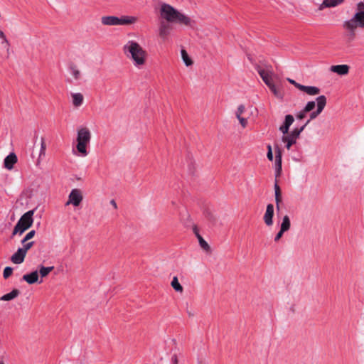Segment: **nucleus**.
I'll return each mask as SVG.
<instances>
[{
	"mask_svg": "<svg viewBox=\"0 0 364 364\" xmlns=\"http://www.w3.org/2000/svg\"><path fill=\"white\" fill-rule=\"evenodd\" d=\"M46 150V144L44 138L42 137L41 141L40 153H39V156H38V158L37 159V163H36L37 165H38L41 163V158L45 156Z\"/></svg>",
	"mask_w": 364,
	"mask_h": 364,
	"instance_id": "obj_25",
	"label": "nucleus"
},
{
	"mask_svg": "<svg viewBox=\"0 0 364 364\" xmlns=\"http://www.w3.org/2000/svg\"><path fill=\"white\" fill-rule=\"evenodd\" d=\"M316 110L313 111L309 116L310 122L316 119L323 110L326 105V97L324 95H320L316 99Z\"/></svg>",
	"mask_w": 364,
	"mask_h": 364,
	"instance_id": "obj_8",
	"label": "nucleus"
},
{
	"mask_svg": "<svg viewBox=\"0 0 364 364\" xmlns=\"http://www.w3.org/2000/svg\"><path fill=\"white\" fill-rule=\"evenodd\" d=\"M73 105L77 107L82 105L83 103V95L81 93H72Z\"/></svg>",
	"mask_w": 364,
	"mask_h": 364,
	"instance_id": "obj_21",
	"label": "nucleus"
},
{
	"mask_svg": "<svg viewBox=\"0 0 364 364\" xmlns=\"http://www.w3.org/2000/svg\"><path fill=\"white\" fill-rule=\"evenodd\" d=\"M349 66L348 65H332L330 68L331 71L336 73L340 75H347L349 72Z\"/></svg>",
	"mask_w": 364,
	"mask_h": 364,
	"instance_id": "obj_14",
	"label": "nucleus"
},
{
	"mask_svg": "<svg viewBox=\"0 0 364 364\" xmlns=\"http://www.w3.org/2000/svg\"><path fill=\"white\" fill-rule=\"evenodd\" d=\"M34 211V210H28L21 217L14 228L12 233L13 235L17 234L18 232L19 234H22L32 225L33 222V215Z\"/></svg>",
	"mask_w": 364,
	"mask_h": 364,
	"instance_id": "obj_5",
	"label": "nucleus"
},
{
	"mask_svg": "<svg viewBox=\"0 0 364 364\" xmlns=\"http://www.w3.org/2000/svg\"><path fill=\"white\" fill-rule=\"evenodd\" d=\"M307 113V112H304V109L302 110H301L297 114H296V118L298 119H304L305 117H306V114Z\"/></svg>",
	"mask_w": 364,
	"mask_h": 364,
	"instance_id": "obj_43",
	"label": "nucleus"
},
{
	"mask_svg": "<svg viewBox=\"0 0 364 364\" xmlns=\"http://www.w3.org/2000/svg\"><path fill=\"white\" fill-rule=\"evenodd\" d=\"M294 117L291 114H287L285 116V119H284V124L288 127H290L292 124V123L294 122Z\"/></svg>",
	"mask_w": 364,
	"mask_h": 364,
	"instance_id": "obj_34",
	"label": "nucleus"
},
{
	"mask_svg": "<svg viewBox=\"0 0 364 364\" xmlns=\"http://www.w3.org/2000/svg\"><path fill=\"white\" fill-rule=\"evenodd\" d=\"M20 294V291L17 289H13L11 292L4 294L2 297H1V300L3 301H11L16 297H17Z\"/></svg>",
	"mask_w": 364,
	"mask_h": 364,
	"instance_id": "obj_22",
	"label": "nucleus"
},
{
	"mask_svg": "<svg viewBox=\"0 0 364 364\" xmlns=\"http://www.w3.org/2000/svg\"><path fill=\"white\" fill-rule=\"evenodd\" d=\"M18 159L14 153H11L4 159V166L9 170H11L14 168V164L17 162Z\"/></svg>",
	"mask_w": 364,
	"mask_h": 364,
	"instance_id": "obj_13",
	"label": "nucleus"
},
{
	"mask_svg": "<svg viewBox=\"0 0 364 364\" xmlns=\"http://www.w3.org/2000/svg\"><path fill=\"white\" fill-rule=\"evenodd\" d=\"M267 159L269 160V161H272L273 160V154H272V146L271 145H268L267 146Z\"/></svg>",
	"mask_w": 364,
	"mask_h": 364,
	"instance_id": "obj_39",
	"label": "nucleus"
},
{
	"mask_svg": "<svg viewBox=\"0 0 364 364\" xmlns=\"http://www.w3.org/2000/svg\"><path fill=\"white\" fill-rule=\"evenodd\" d=\"M68 70L75 80H78L81 77V73L77 66L74 63H70Z\"/></svg>",
	"mask_w": 364,
	"mask_h": 364,
	"instance_id": "obj_20",
	"label": "nucleus"
},
{
	"mask_svg": "<svg viewBox=\"0 0 364 364\" xmlns=\"http://www.w3.org/2000/svg\"><path fill=\"white\" fill-rule=\"evenodd\" d=\"M289 129V127L287 126L283 123V124L279 127V130L283 133L284 135L288 134Z\"/></svg>",
	"mask_w": 364,
	"mask_h": 364,
	"instance_id": "obj_40",
	"label": "nucleus"
},
{
	"mask_svg": "<svg viewBox=\"0 0 364 364\" xmlns=\"http://www.w3.org/2000/svg\"><path fill=\"white\" fill-rule=\"evenodd\" d=\"M290 227L291 223L289 217L287 215H286L285 216L283 217L280 230H282V232H287L290 229Z\"/></svg>",
	"mask_w": 364,
	"mask_h": 364,
	"instance_id": "obj_24",
	"label": "nucleus"
},
{
	"mask_svg": "<svg viewBox=\"0 0 364 364\" xmlns=\"http://www.w3.org/2000/svg\"><path fill=\"white\" fill-rule=\"evenodd\" d=\"M0 364H4V363L3 361H1Z\"/></svg>",
	"mask_w": 364,
	"mask_h": 364,
	"instance_id": "obj_50",
	"label": "nucleus"
},
{
	"mask_svg": "<svg viewBox=\"0 0 364 364\" xmlns=\"http://www.w3.org/2000/svg\"><path fill=\"white\" fill-rule=\"evenodd\" d=\"M205 217L212 223H215L217 218L215 215L210 210H206L205 213Z\"/></svg>",
	"mask_w": 364,
	"mask_h": 364,
	"instance_id": "obj_30",
	"label": "nucleus"
},
{
	"mask_svg": "<svg viewBox=\"0 0 364 364\" xmlns=\"http://www.w3.org/2000/svg\"><path fill=\"white\" fill-rule=\"evenodd\" d=\"M0 38L3 40L2 44L5 43L8 47L9 46V43L4 34V33L0 29Z\"/></svg>",
	"mask_w": 364,
	"mask_h": 364,
	"instance_id": "obj_38",
	"label": "nucleus"
},
{
	"mask_svg": "<svg viewBox=\"0 0 364 364\" xmlns=\"http://www.w3.org/2000/svg\"><path fill=\"white\" fill-rule=\"evenodd\" d=\"M26 254L23 252L20 248L11 256V260L14 264H21L24 261Z\"/></svg>",
	"mask_w": 364,
	"mask_h": 364,
	"instance_id": "obj_15",
	"label": "nucleus"
},
{
	"mask_svg": "<svg viewBox=\"0 0 364 364\" xmlns=\"http://www.w3.org/2000/svg\"><path fill=\"white\" fill-rule=\"evenodd\" d=\"M310 122V120H307L306 122L303 125L301 126V127L299 128H295L294 129L295 131H297L298 132V134L300 135L301 133L304 131V129H305V127L309 124V123Z\"/></svg>",
	"mask_w": 364,
	"mask_h": 364,
	"instance_id": "obj_41",
	"label": "nucleus"
},
{
	"mask_svg": "<svg viewBox=\"0 0 364 364\" xmlns=\"http://www.w3.org/2000/svg\"><path fill=\"white\" fill-rule=\"evenodd\" d=\"M193 232L196 234L197 238L198 239L199 245L200 247L206 252L210 251V247L208 244V242L203 238V237L199 234L198 231V228L196 226L193 227Z\"/></svg>",
	"mask_w": 364,
	"mask_h": 364,
	"instance_id": "obj_16",
	"label": "nucleus"
},
{
	"mask_svg": "<svg viewBox=\"0 0 364 364\" xmlns=\"http://www.w3.org/2000/svg\"><path fill=\"white\" fill-rule=\"evenodd\" d=\"M35 234H36V231L33 230L28 232L26 235V236L23 237V239L21 240V244H24L26 242H27L29 240H31V238H33L34 237Z\"/></svg>",
	"mask_w": 364,
	"mask_h": 364,
	"instance_id": "obj_32",
	"label": "nucleus"
},
{
	"mask_svg": "<svg viewBox=\"0 0 364 364\" xmlns=\"http://www.w3.org/2000/svg\"><path fill=\"white\" fill-rule=\"evenodd\" d=\"M299 90L306 92L309 95H318L321 92L320 89L315 86H306L301 85L299 87Z\"/></svg>",
	"mask_w": 364,
	"mask_h": 364,
	"instance_id": "obj_17",
	"label": "nucleus"
},
{
	"mask_svg": "<svg viewBox=\"0 0 364 364\" xmlns=\"http://www.w3.org/2000/svg\"><path fill=\"white\" fill-rule=\"evenodd\" d=\"M23 245V247H20V249L23 252H25L26 254L27 253V251L28 250H30L33 245H34V242L33 241H31V242H25L24 244H22Z\"/></svg>",
	"mask_w": 364,
	"mask_h": 364,
	"instance_id": "obj_33",
	"label": "nucleus"
},
{
	"mask_svg": "<svg viewBox=\"0 0 364 364\" xmlns=\"http://www.w3.org/2000/svg\"><path fill=\"white\" fill-rule=\"evenodd\" d=\"M284 232H282V230H280L277 234L274 237V241L278 242L282 237Z\"/></svg>",
	"mask_w": 364,
	"mask_h": 364,
	"instance_id": "obj_45",
	"label": "nucleus"
},
{
	"mask_svg": "<svg viewBox=\"0 0 364 364\" xmlns=\"http://www.w3.org/2000/svg\"><path fill=\"white\" fill-rule=\"evenodd\" d=\"M54 269L53 266L51 267H44V266H40L39 267V273L41 276V277H46L53 269Z\"/></svg>",
	"mask_w": 364,
	"mask_h": 364,
	"instance_id": "obj_27",
	"label": "nucleus"
},
{
	"mask_svg": "<svg viewBox=\"0 0 364 364\" xmlns=\"http://www.w3.org/2000/svg\"><path fill=\"white\" fill-rule=\"evenodd\" d=\"M268 87L269 88V90L273 92V94L275 95V96H279V90H277V87L275 86V85L273 83H271L269 86H268Z\"/></svg>",
	"mask_w": 364,
	"mask_h": 364,
	"instance_id": "obj_36",
	"label": "nucleus"
},
{
	"mask_svg": "<svg viewBox=\"0 0 364 364\" xmlns=\"http://www.w3.org/2000/svg\"><path fill=\"white\" fill-rule=\"evenodd\" d=\"M245 105H240L238 106L237 112H236V117H241V114L245 112Z\"/></svg>",
	"mask_w": 364,
	"mask_h": 364,
	"instance_id": "obj_37",
	"label": "nucleus"
},
{
	"mask_svg": "<svg viewBox=\"0 0 364 364\" xmlns=\"http://www.w3.org/2000/svg\"><path fill=\"white\" fill-rule=\"evenodd\" d=\"M119 23V17L106 16L102 17V23L106 26H117Z\"/></svg>",
	"mask_w": 364,
	"mask_h": 364,
	"instance_id": "obj_18",
	"label": "nucleus"
},
{
	"mask_svg": "<svg viewBox=\"0 0 364 364\" xmlns=\"http://www.w3.org/2000/svg\"><path fill=\"white\" fill-rule=\"evenodd\" d=\"M273 216H274V205H273V204L269 203L267 205L266 212L263 217L264 222L267 226L272 225Z\"/></svg>",
	"mask_w": 364,
	"mask_h": 364,
	"instance_id": "obj_11",
	"label": "nucleus"
},
{
	"mask_svg": "<svg viewBox=\"0 0 364 364\" xmlns=\"http://www.w3.org/2000/svg\"><path fill=\"white\" fill-rule=\"evenodd\" d=\"M255 67L267 87L269 86L271 83H273L272 76L274 75V72L271 65L262 63L261 65L256 64Z\"/></svg>",
	"mask_w": 364,
	"mask_h": 364,
	"instance_id": "obj_7",
	"label": "nucleus"
},
{
	"mask_svg": "<svg viewBox=\"0 0 364 364\" xmlns=\"http://www.w3.org/2000/svg\"><path fill=\"white\" fill-rule=\"evenodd\" d=\"M182 59L186 66H190L193 64L192 60L188 56L187 52L185 50H181Z\"/></svg>",
	"mask_w": 364,
	"mask_h": 364,
	"instance_id": "obj_29",
	"label": "nucleus"
},
{
	"mask_svg": "<svg viewBox=\"0 0 364 364\" xmlns=\"http://www.w3.org/2000/svg\"><path fill=\"white\" fill-rule=\"evenodd\" d=\"M13 273V268L11 267H6L4 269L3 276L4 279L9 278Z\"/></svg>",
	"mask_w": 364,
	"mask_h": 364,
	"instance_id": "obj_35",
	"label": "nucleus"
},
{
	"mask_svg": "<svg viewBox=\"0 0 364 364\" xmlns=\"http://www.w3.org/2000/svg\"><path fill=\"white\" fill-rule=\"evenodd\" d=\"M171 360H172V363L173 364H178V357L176 355H173L171 358Z\"/></svg>",
	"mask_w": 364,
	"mask_h": 364,
	"instance_id": "obj_47",
	"label": "nucleus"
},
{
	"mask_svg": "<svg viewBox=\"0 0 364 364\" xmlns=\"http://www.w3.org/2000/svg\"><path fill=\"white\" fill-rule=\"evenodd\" d=\"M126 56L131 59L134 66L139 68L146 63V51L136 41H129L123 47Z\"/></svg>",
	"mask_w": 364,
	"mask_h": 364,
	"instance_id": "obj_1",
	"label": "nucleus"
},
{
	"mask_svg": "<svg viewBox=\"0 0 364 364\" xmlns=\"http://www.w3.org/2000/svg\"><path fill=\"white\" fill-rule=\"evenodd\" d=\"M275 178H277L280 176L282 173V151L277 146L275 149ZM274 194H275V202H276V208L277 211L280 210V203L282 201V191L279 186L278 185L277 179H275V183L274 186Z\"/></svg>",
	"mask_w": 364,
	"mask_h": 364,
	"instance_id": "obj_3",
	"label": "nucleus"
},
{
	"mask_svg": "<svg viewBox=\"0 0 364 364\" xmlns=\"http://www.w3.org/2000/svg\"><path fill=\"white\" fill-rule=\"evenodd\" d=\"M316 107L315 101H309L306 103V106L304 107V112H309L312 111Z\"/></svg>",
	"mask_w": 364,
	"mask_h": 364,
	"instance_id": "obj_31",
	"label": "nucleus"
},
{
	"mask_svg": "<svg viewBox=\"0 0 364 364\" xmlns=\"http://www.w3.org/2000/svg\"><path fill=\"white\" fill-rule=\"evenodd\" d=\"M171 284V287L173 288V289L175 291H178V292H182L183 291V287L180 284V283L178 282L177 277H174L173 278V280H172Z\"/></svg>",
	"mask_w": 364,
	"mask_h": 364,
	"instance_id": "obj_28",
	"label": "nucleus"
},
{
	"mask_svg": "<svg viewBox=\"0 0 364 364\" xmlns=\"http://www.w3.org/2000/svg\"><path fill=\"white\" fill-rule=\"evenodd\" d=\"M161 16L169 23H178L185 26H191V19L181 14L172 6L164 4L161 7Z\"/></svg>",
	"mask_w": 364,
	"mask_h": 364,
	"instance_id": "obj_2",
	"label": "nucleus"
},
{
	"mask_svg": "<svg viewBox=\"0 0 364 364\" xmlns=\"http://www.w3.org/2000/svg\"><path fill=\"white\" fill-rule=\"evenodd\" d=\"M344 0H323L322 6L325 7H334L341 4Z\"/></svg>",
	"mask_w": 364,
	"mask_h": 364,
	"instance_id": "obj_26",
	"label": "nucleus"
},
{
	"mask_svg": "<svg viewBox=\"0 0 364 364\" xmlns=\"http://www.w3.org/2000/svg\"><path fill=\"white\" fill-rule=\"evenodd\" d=\"M357 27L364 28V11H357L348 21L343 23V28L353 34Z\"/></svg>",
	"mask_w": 364,
	"mask_h": 364,
	"instance_id": "obj_6",
	"label": "nucleus"
},
{
	"mask_svg": "<svg viewBox=\"0 0 364 364\" xmlns=\"http://www.w3.org/2000/svg\"><path fill=\"white\" fill-rule=\"evenodd\" d=\"M299 136L300 135L298 134V132L293 129L287 135H284L282 138V140L286 144V148L289 150L291 146L296 144V139L299 137Z\"/></svg>",
	"mask_w": 364,
	"mask_h": 364,
	"instance_id": "obj_10",
	"label": "nucleus"
},
{
	"mask_svg": "<svg viewBox=\"0 0 364 364\" xmlns=\"http://www.w3.org/2000/svg\"><path fill=\"white\" fill-rule=\"evenodd\" d=\"M287 80L289 82V83H291V85H294L299 90V87L302 85L296 82L294 80L288 78Z\"/></svg>",
	"mask_w": 364,
	"mask_h": 364,
	"instance_id": "obj_44",
	"label": "nucleus"
},
{
	"mask_svg": "<svg viewBox=\"0 0 364 364\" xmlns=\"http://www.w3.org/2000/svg\"><path fill=\"white\" fill-rule=\"evenodd\" d=\"M186 215H187V218H189V215L188 213H186Z\"/></svg>",
	"mask_w": 364,
	"mask_h": 364,
	"instance_id": "obj_49",
	"label": "nucleus"
},
{
	"mask_svg": "<svg viewBox=\"0 0 364 364\" xmlns=\"http://www.w3.org/2000/svg\"><path fill=\"white\" fill-rule=\"evenodd\" d=\"M83 197L80 189L74 188L71 191L68 196V200L66 205L73 204L74 206H78L82 201Z\"/></svg>",
	"mask_w": 364,
	"mask_h": 364,
	"instance_id": "obj_9",
	"label": "nucleus"
},
{
	"mask_svg": "<svg viewBox=\"0 0 364 364\" xmlns=\"http://www.w3.org/2000/svg\"><path fill=\"white\" fill-rule=\"evenodd\" d=\"M110 203L112 204V205H113L114 209L117 208V205L114 200H111Z\"/></svg>",
	"mask_w": 364,
	"mask_h": 364,
	"instance_id": "obj_48",
	"label": "nucleus"
},
{
	"mask_svg": "<svg viewBox=\"0 0 364 364\" xmlns=\"http://www.w3.org/2000/svg\"><path fill=\"white\" fill-rule=\"evenodd\" d=\"M23 279L26 281L29 284H33L38 282V274L37 271H33L30 274H24L23 276Z\"/></svg>",
	"mask_w": 364,
	"mask_h": 364,
	"instance_id": "obj_19",
	"label": "nucleus"
},
{
	"mask_svg": "<svg viewBox=\"0 0 364 364\" xmlns=\"http://www.w3.org/2000/svg\"><path fill=\"white\" fill-rule=\"evenodd\" d=\"M136 18L134 16H124L121 18H119L118 25H127L134 23L136 21Z\"/></svg>",
	"mask_w": 364,
	"mask_h": 364,
	"instance_id": "obj_23",
	"label": "nucleus"
},
{
	"mask_svg": "<svg viewBox=\"0 0 364 364\" xmlns=\"http://www.w3.org/2000/svg\"><path fill=\"white\" fill-rule=\"evenodd\" d=\"M237 118L239 120V122H240V124L242 125V127L243 128H245L247 126V120L245 118L242 117H237Z\"/></svg>",
	"mask_w": 364,
	"mask_h": 364,
	"instance_id": "obj_42",
	"label": "nucleus"
},
{
	"mask_svg": "<svg viewBox=\"0 0 364 364\" xmlns=\"http://www.w3.org/2000/svg\"><path fill=\"white\" fill-rule=\"evenodd\" d=\"M169 22L161 21L159 26V36L163 39L167 38L169 35L170 31L171 30V26L168 23Z\"/></svg>",
	"mask_w": 364,
	"mask_h": 364,
	"instance_id": "obj_12",
	"label": "nucleus"
},
{
	"mask_svg": "<svg viewBox=\"0 0 364 364\" xmlns=\"http://www.w3.org/2000/svg\"><path fill=\"white\" fill-rule=\"evenodd\" d=\"M91 140V132L87 127H82L77 130L76 149L82 156L88 154L87 146Z\"/></svg>",
	"mask_w": 364,
	"mask_h": 364,
	"instance_id": "obj_4",
	"label": "nucleus"
},
{
	"mask_svg": "<svg viewBox=\"0 0 364 364\" xmlns=\"http://www.w3.org/2000/svg\"><path fill=\"white\" fill-rule=\"evenodd\" d=\"M357 9L358 11H364V3L363 2H359L357 4Z\"/></svg>",
	"mask_w": 364,
	"mask_h": 364,
	"instance_id": "obj_46",
	"label": "nucleus"
}]
</instances>
